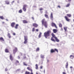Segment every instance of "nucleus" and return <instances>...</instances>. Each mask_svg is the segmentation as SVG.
Returning <instances> with one entry per match:
<instances>
[{"label":"nucleus","mask_w":74,"mask_h":74,"mask_svg":"<svg viewBox=\"0 0 74 74\" xmlns=\"http://www.w3.org/2000/svg\"><path fill=\"white\" fill-rule=\"evenodd\" d=\"M51 33V30H48L44 33V36L46 38H48V37L50 36Z\"/></svg>","instance_id":"obj_1"},{"label":"nucleus","mask_w":74,"mask_h":74,"mask_svg":"<svg viewBox=\"0 0 74 74\" xmlns=\"http://www.w3.org/2000/svg\"><path fill=\"white\" fill-rule=\"evenodd\" d=\"M45 21V19H43L42 20V25L44 24V26L45 27H47V22L44 21Z\"/></svg>","instance_id":"obj_2"},{"label":"nucleus","mask_w":74,"mask_h":74,"mask_svg":"<svg viewBox=\"0 0 74 74\" xmlns=\"http://www.w3.org/2000/svg\"><path fill=\"white\" fill-rule=\"evenodd\" d=\"M24 44H27V40H28V38L27 36H24Z\"/></svg>","instance_id":"obj_3"},{"label":"nucleus","mask_w":74,"mask_h":74,"mask_svg":"<svg viewBox=\"0 0 74 74\" xmlns=\"http://www.w3.org/2000/svg\"><path fill=\"white\" fill-rule=\"evenodd\" d=\"M18 51V49L16 47H15L14 49L13 50V53L14 54H15Z\"/></svg>","instance_id":"obj_4"},{"label":"nucleus","mask_w":74,"mask_h":74,"mask_svg":"<svg viewBox=\"0 0 74 74\" xmlns=\"http://www.w3.org/2000/svg\"><path fill=\"white\" fill-rule=\"evenodd\" d=\"M51 26H52V27H55L56 29L58 28V27H57V26H56V24L53 23H51Z\"/></svg>","instance_id":"obj_5"},{"label":"nucleus","mask_w":74,"mask_h":74,"mask_svg":"<svg viewBox=\"0 0 74 74\" xmlns=\"http://www.w3.org/2000/svg\"><path fill=\"white\" fill-rule=\"evenodd\" d=\"M64 18L65 19L66 21H67L68 22H69L70 21V19L69 18H68V17H67V16H64Z\"/></svg>","instance_id":"obj_6"},{"label":"nucleus","mask_w":74,"mask_h":74,"mask_svg":"<svg viewBox=\"0 0 74 74\" xmlns=\"http://www.w3.org/2000/svg\"><path fill=\"white\" fill-rule=\"evenodd\" d=\"M33 26L35 27H38V25L36 23H34L33 24Z\"/></svg>","instance_id":"obj_7"},{"label":"nucleus","mask_w":74,"mask_h":74,"mask_svg":"<svg viewBox=\"0 0 74 74\" xmlns=\"http://www.w3.org/2000/svg\"><path fill=\"white\" fill-rule=\"evenodd\" d=\"M15 25V23L14 22L12 23L11 24V26H12V27H14Z\"/></svg>","instance_id":"obj_8"},{"label":"nucleus","mask_w":74,"mask_h":74,"mask_svg":"<svg viewBox=\"0 0 74 74\" xmlns=\"http://www.w3.org/2000/svg\"><path fill=\"white\" fill-rule=\"evenodd\" d=\"M23 23H27L28 21L27 20H23Z\"/></svg>","instance_id":"obj_9"},{"label":"nucleus","mask_w":74,"mask_h":74,"mask_svg":"<svg viewBox=\"0 0 74 74\" xmlns=\"http://www.w3.org/2000/svg\"><path fill=\"white\" fill-rule=\"evenodd\" d=\"M27 70H29V71H30L31 72H32L33 71V70L31 68H30L29 67H28L27 68Z\"/></svg>","instance_id":"obj_10"},{"label":"nucleus","mask_w":74,"mask_h":74,"mask_svg":"<svg viewBox=\"0 0 74 74\" xmlns=\"http://www.w3.org/2000/svg\"><path fill=\"white\" fill-rule=\"evenodd\" d=\"M51 35L52 36L51 37H53V38H55L56 37L55 36V35H54V34H53V33H52L51 34Z\"/></svg>","instance_id":"obj_11"},{"label":"nucleus","mask_w":74,"mask_h":74,"mask_svg":"<svg viewBox=\"0 0 74 74\" xmlns=\"http://www.w3.org/2000/svg\"><path fill=\"white\" fill-rule=\"evenodd\" d=\"M18 63H19V62L18 60H16L15 62V64L16 66H17V64H18Z\"/></svg>","instance_id":"obj_12"},{"label":"nucleus","mask_w":74,"mask_h":74,"mask_svg":"<svg viewBox=\"0 0 74 74\" xmlns=\"http://www.w3.org/2000/svg\"><path fill=\"white\" fill-rule=\"evenodd\" d=\"M10 59L12 61V60H13V58H12V55L10 54Z\"/></svg>","instance_id":"obj_13"},{"label":"nucleus","mask_w":74,"mask_h":74,"mask_svg":"<svg viewBox=\"0 0 74 74\" xmlns=\"http://www.w3.org/2000/svg\"><path fill=\"white\" fill-rule=\"evenodd\" d=\"M50 18L51 20H53V14H52V13H51Z\"/></svg>","instance_id":"obj_14"},{"label":"nucleus","mask_w":74,"mask_h":74,"mask_svg":"<svg viewBox=\"0 0 74 74\" xmlns=\"http://www.w3.org/2000/svg\"><path fill=\"white\" fill-rule=\"evenodd\" d=\"M53 33H56L58 32V30H57V29H53Z\"/></svg>","instance_id":"obj_15"},{"label":"nucleus","mask_w":74,"mask_h":74,"mask_svg":"<svg viewBox=\"0 0 74 74\" xmlns=\"http://www.w3.org/2000/svg\"><path fill=\"white\" fill-rule=\"evenodd\" d=\"M0 41H4V39L2 37L0 38Z\"/></svg>","instance_id":"obj_16"},{"label":"nucleus","mask_w":74,"mask_h":74,"mask_svg":"<svg viewBox=\"0 0 74 74\" xmlns=\"http://www.w3.org/2000/svg\"><path fill=\"white\" fill-rule=\"evenodd\" d=\"M5 4H6L9 5L10 4V2L8 1H5Z\"/></svg>","instance_id":"obj_17"},{"label":"nucleus","mask_w":74,"mask_h":74,"mask_svg":"<svg viewBox=\"0 0 74 74\" xmlns=\"http://www.w3.org/2000/svg\"><path fill=\"white\" fill-rule=\"evenodd\" d=\"M54 38L51 37V41H53V42H55V41H56L55 40V39H54V38Z\"/></svg>","instance_id":"obj_18"},{"label":"nucleus","mask_w":74,"mask_h":74,"mask_svg":"<svg viewBox=\"0 0 74 74\" xmlns=\"http://www.w3.org/2000/svg\"><path fill=\"white\" fill-rule=\"evenodd\" d=\"M51 53H53V52H55V51L53 50V49H51L50 51Z\"/></svg>","instance_id":"obj_19"},{"label":"nucleus","mask_w":74,"mask_h":74,"mask_svg":"<svg viewBox=\"0 0 74 74\" xmlns=\"http://www.w3.org/2000/svg\"><path fill=\"white\" fill-rule=\"evenodd\" d=\"M5 52L6 53H8L9 52V51H8V49H5Z\"/></svg>","instance_id":"obj_20"},{"label":"nucleus","mask_w":74,"mask_h":74,"mask_svg":"<svg viewBox=\"0 0 74 74\" xmlns=\"http://www.w3.org/2000/svg\"><path fill=\"white\" fill-rule=\"evenodd\" d=\"M66 15L69 18H70L71 16V15L70 14H66Z\"/></svg>","instance_id":"obj_21"},{"label":"nucleus","mask_w":74,"mask_h":74,"mask_svg":"<svg viewBox=\"0 0 74 74\" xmlns=\"http://www.w3.org/2000/svg\"><path fill=\"white\" fill-rule=\"evenodd\" d=\"M35 66H36V67H35L36 69V70H38V64H36L35 65Z\"/></svg>","instance_id":"obj_22"},{"label":"nucleus","mask_w":74,"mask_h":74,"mask_svg":"<svg viewBox=\"0 0 74 74\" xmlns=\"http://www.w3.org/2000/svg\"><path fill=\"white\" fill-rule=\"evenodd\" d=\"M70 57L71 59H73V58H74V56L73 55H71L70 56Z\"/></svg>","instance_id":"obj_23"},{"label":"nucleus","mask_w":74,"mask_h":74,"mask_svg":"<svg viewBox=\"0 0 74 74\" xmlns=\"http://www.w3.org/2000/svg\"><path fill=\"white\" fill-rule=\"evenodd\" d=\"M45 17H46V18H47V19H48L49 18V17H48V15L47 14H45Z\"/></svg>","instance_id":"obj_24"},{"label":"nucleus","mask_w":74,"mask_h":74,"mask_svg":"<svg viewBox=\"0 0 74 74\" xmlns=\"http://www.w3.org/2000/svg\"><path fill=\"white\" fill-rule=\"evenodd\" d=\"M56 41L57 42H59V40L57 38V37H56V38H55Z\"/></svg>","instance_id":"obj_25"},{"label":"nucleus","mask_w":74,"mask_h":74,"mask_svg":"<svg viewBox=\"0 0 74 74\" xmlns=\"http://www.w3.org/2000/svg\"><path fill=\"white\" fill-rule=\"evenodd\" d=\"M41 34H42V33L41 32H40V34L39 35L38 37L39 38H40L41 36Z\"/></svg>","instance_id":"obj_26"},{"label":"nucleus","mask_w":74,"mask_h":74,"mask_svg":"<svg viewBox=\"0 0 74 74\" xmlns=\"http://www.w3.org/2000/svg\"><path fill=\"white\" fill-rule=\"evenodd\" d=\"M18 26H19V25H18V24H16V25L15 26V28L16 29H18Z\"/></svg>","instance_id":"obj_27"},{"label":"nucleus","mask_w":74,"mask_h":74,"mask_svg":"<svg viewBox=\"0 0 74 74\" xmlns=\"http://www.w3.org/2000/svg\"><path fill=\"white\" fill-rule=\"evenodd\" d=\"M23 10L24 11H25V12H26V8H23Z\"/></svg>","instance_id":"obj_28"},{"label":"nucleus","mask_w":74,"mask_h":74,"mask_svg":"<svg viewBox=\"0 0 74 74\" xmlns=\"http://www.w3.org/2000/svg\"><path fill=\"white\" fill-rule=\"evenodd\" d=\"M8 37L9 38H11V35H10V34L8 33Z\"/></svg>","instance_id":"obj_29"},{"label":"nucleus","mask_w":74,"mask_h":74,"mask_svg":"<svg viewBox=\"0 0 74 74\" xmlns=\"http://www.w3.org/2000/svg\"><path fill=\"white\" fill-rule=\"evenodd\" d=\"M25 74H30V72L26 71L25 73Z\"/></svg>","instance_id":"obj_30"},{"label":"nucleus","mask_w":74,"mask_h":74,"mask_svg":"<svg viewBox=\"0 0 74 74\" xmlns=\"http://www.w3.org/2000/svg\"><path fill=\"white\" fill-rule=\"evenodd\" d=\"M39 50H40V48H39L38 47L37 48L36 50V52H38V51H39Z\"/></svg>","instance_id":"obj_31"},{"label":"nucleus","mask_w":74,"mask_h":74,"mask_svg":"<svg viewBox=\"0 0 74 74\" xmlns=\"http://www.w3.org/2000/svg\"><path fill=\"white\" fill-rule=\"evenodd\" d=\"M70 5V3L67 4L66 5V7H69Z\"/></svg>","instance_id":"obj_32"},{"label":"nucleus","mask_w":74,"mask_h":74,"mask_svg":"<svg viewBox=\"0 0 74 74\" xmlns=\"http://www.w3.org/2000/svg\"><path fill=\"white\" fill-rule=\"evenodd\" d=\"M64 29L65 32H66V31H67V27H64Z\"/></svg>","instance_id":"obj_33"},{"label":"nucleus","mask_w":74,"mask_h":74,"mask_svg":"<svg viewBox=\"0 0 74 74\" xmlns=\"http://www.w3.org/2000/svg\"><path fill=\"white\" fill-rule=\"evenodd\" d=\"M59 27H62V24L60 23L59 24Z\"/></svg>","instance_id":"obj_34"},{"label":"nucleus","mask_w":74,"mask_h":74,"mask_svg":"<svg viewBox=\"0 0 74 74\" xmlns=\"http://www.w3.org/2000/svg\"><path fill=\"white\" fill-rule=\"evenodd\" d=\"M54 51H55H55H56V52H57V53H58V49H55Z\"/></svg>","instance_id":"obj_35"},{"label":"nucleus","mask_w":74,"mask_h":74,"mask_svg":"<svg viewBox=\"0 0 74 74\" xmlns=\"http://www.w3.org/2000/svg\"><path fill=\"white\" fill-rule=\"evenodd\" d=\"M68 62H67L66 63V68H67V67H68Z\"/></svg>","instance_id":"obj_36"},{"label":"nucleus","mask_w":74,"mask_h":74,"mask_svg":"<svg viewBox=\"0 0 74 74\" xmlns=\"http://www.w3.org/2000/svg\"><path fill=\"white\" fill-rule=\"evenodd\" d=\"M0 18L1 19H4V17H3V16H0Z\"/></svg>","instance_id":"obj_37"},{"label":"nucleus","mask_w":74,"mask_h":74,"mask_svg":"<svg viewBox=\"0 0 74 74\" xmlns=\"http://www.w3.org/2000/svg\"><path fill=\"white\" fill-rule=\"evenodd\" d=\"M18 12L19 13H22V10H19Z\"/></svg>","instance_id":"obj_38"},{"label":"nucleus","mask_w":74,"mask_h":74,"mask_svg":"<svg viewBox=\"0 0 74 74\" xmlns=\"http://www.w3.org/2000/svg\"><path fill=\"white\" fill-rule=\"evenodd\" d=\"M23 64L24 66H27V64H26V63L25 62H23Z\"/></svg>","instance_id":"obj_39"},{"label":"nucleus","mask_w":74,"mask_h":74,"mask_svg":"<svg viewBox=\"0 0 74 74\" xmlns=\"http://www.w3.org/2000/svg\"><path fill=\"white\" fill-rule=\"evenodd\" d=\"M27 7V5H24L23 6V8H26Z\"/></svg>","instance_id":"obj_40"},{"label":"nucleus","mask_w":74,"mask_h":74,"mask_svg":"<svg viewBox=\"0 0 74 74\" xmlns=\"http://www.w3.org/2000/svg\"><path fill=\"white\" fill-rule=\"evenodd\" d=\"M44 56L42 55H41V58H44Z\"/></svg>","instance_id":"obj_41"},{"label":"nucleus","mask_w":74,"mask_h":74,"mask_svg":"<svg viewBox=\"0 0 74 74\" xmlns=\"http://www.w3.org/2000/svg\"><path fill=\"white\" fill-rule=\"evenodd\" d=\"M35 30V29H34V28H33L32 30V32H34Z\"/></svg>","instance_id":"obj_42"},{"label":"nucleus","mask_w":74,"mask_h":74,"mask_svg":"<svg viewBox=\"0 0 74 74\" xmlns=\"http://www.w3.org/2000/svg\"><path fill=\"white\" fill-rule=\"evenodd\" d=\"M43 10V9L42 8H40L39 10H40V11H42V10Z\"/></svg>","instance_id":"obj_43"},{"label":"nucleus","mask_w":74,"mask_h":74,"mask_svg":"<svg viewBox=\"0 0 74 74\" xmlns=\"http://www.w3.org/2000/svg\"><path fill=\"white\" fill-rule=\"evenodd\" d=\"M32 18L33 19V20H34V18L33 17H32Z\"/></svg>","instance_id":"obj_44"},{"label":"nucleus","mask_w":74,"mask_h":74,"mask_svg":"<svg viewBox=\"0 0 74 74\" xmlns=\"http://www.w3.org/2000/svg\"><path fill=\"white\" fill-rule=\"evenodd\" d=\"M5 71H8V69H5Z\"/></svg>","instance_id":"obj_45"},{"label":"nucleus","mask_w":74,"mask_h":74,"mask_svg":"<svg viewBox=\"0 0 74 74\" xmlns=\"http://www.w3.org/2000/svg\"><path fill=\"white\" fill-rule=\"evenodd\" d=\"M13 34L14 35V36H15L16 34H15V33H14Z\"/></svg>","instance_id":"obj_46"},{"label":"nucleus","mask_w":74,"mask_h":74,"mask_svg":"<svg viewBox=\"0 0 74 74\" xmlns=\"http://www.w3.org/2000/svg\"><path fill=\"white\" fill-rule=\"evenodd\" d=\"M19 70H20V69H17V71H19Z\"/></svg>","instance_id":"obj_47"},{"label":"nucleus","mask_w":74,"mask_h":74,"mask_svg":"<svg viewBox=\"0 0 74 74\" xmlns=\"http://www.w3.org/2000/svg\"><path fill=\"white\" fill-rule=\"evenodd\" d=\"M40 69H42V66H41L40 67Z\"/></svg>","instance_id":"obj_48"},{"label":"nucleus","mask_w":74,"mask_h":74,"mask_svg":"<svg viewBox=\"0 0 74 74\" xmlns=\"http://www.w3.org/2000/svg\"><path fill=\"white\" fill-rule=\"evenodd\" d=\"M36 32H38V29H36Z\"/></svg>","instance_id":"obj_49"},{"label":"nucleus","mask_w":74,"mask_h":74,"mask_svg":"<svg viewBox=\"0 0 74 74\" xmlns=\"http://www.w3.org/2000/svg\"><path fill=\"white\" fill-rule=\"evenodd\" d=\"M62 74H66V73H65V72H63V73H62Z\"/></svg>","instance_id":"obj_50"},{"label":"nucleus","mask_w":74,"mask_h":74,"mask_svg":"<svg viewBox=\"0 0 74 74\" xmlns=\"http://www.w3.org/2000/svg\"><path fill=\"white\" fill-rule=\"evenodd\" d=\"M30 74H33V71L31 72V73Z\"/></svg>","instance_id":"obj_51"},{"label":"nucleus","mask_w":74,"mask_h":74,"mask_svg":"<svg viewBox=\"0 0 74 74\" xmlns=\"http://www.w3.org/2000/svg\"><path fill=\"white\" fill-rule=\"evenodd\" d=\"M58 7L59 8H60V5H59L58 6Z\"/></svg>","instance_id":"obj_52"},{"label":"nucleus","mask_w":74,"mask_h":74,"mask_svg":"<svg viewBox=\"0 0 74 74\" xmlns=\"http://www.w3.org/2000/svg\"><path fill=\"white\" fill-rule=\"evenodd\" d=\"M18 59H20V57H19V56H18Z\"/></svg>","instance_id":"obj_53"},{"label":"nucleus","mask_w":74,"mask_h":74,"mask_svg":"<svg viewBox=\"0 0 74 74\" xmlns=\"http://www.w3.org/2000/svg\"><path fill=\"white\" fill-rule=\"evenodd\" d=\"M38 56H36V58H38Z\"/></svg>","instance_id":"obj_54"},{"label":"nucleus","mask_w":74,"mask_h":74,"mask_svg":"<svg viewBox=\"0 0 74 74\" xmlns=\"http://www.w3.org/2000/svg\"><path fill=\"white\" fill-rule=\"evenodd\" d=\"M23 58L24 59H26V56H25Z\"/></svg>","instance_id":"obj_55"},{"label":"nucleus","mask_w":74,"mask_h":74,"mask_svg":"<svg viewBox=\"0 0 74 74\" xmlns=\"http://www.w3.org/2000/svg\"><path fill=\"white\" fill-rule=\"evenodd\" d=\"M70 69H72L73 68V66H70Z\"/></svg>","instance_id":"obj_56"},{"label":"nucleus","mask_w":74,"mask_h":74,"mask_svg":"<svg viewBox=\"0 0 74 74\" xmlns=\"http://www.w3.org/2000/svg\"><path fill=\"white\" fill-rule=\"evenodd\" d=\"M71 1V0H68V1L69 2Z\"/></svg>","instance_id":"obj_57"},{"label":"nucleus","mask_w":74,"mask_h":74,"mask_svg":"<svg viewBox=\"0 0 74 74\" xmlns=\"http://www.w3.org/2000/svg\"><path fill=\"white\" fill-rule=\"evenodd\" d=\"M14 1H12V3H14Z\"/></svg>","instance_id":"obj_58"},{"label":"nucleus","mask_w":74,"mask_h":74,"mask_svg":"<svg viewBox=\"0 0 74 74\" xmlns=\"http://www.w3.org/2000/svg\"><path fill=\"white\" fill-rule=\"evenodd\" d=\"M44 73H45V70H44Z\"/></svg>","instance_id":"obj_59"},{"label":"nucleus","mask_w":74,"mask_h":74,"mask_svg":"<svg viewBox=\"0 0 74 74\" xmlns=\"http://www.w3.org/2000/svg\"><path fill=\"white\" fill-rule=\"evenodd\" d=\"M73 17H74V14L73 15Z\"/></svg>","instance_id":"obj_60"},{"label":"nucleus","mask_w":74,"mask_h":74,"mask_svg":"<svg viewBox=\"0 0 74 74\" xmlns=\"http://www.w3.org/2000/svg\"><path fill=\"white\" fill-rule=\"evenodd\" d=\"M73 21H74V19H73Z\"/></svg>","instance_id":"obj_61"},{"label":"nucleus","mask_w":74,"mask_h":74,"mask_svg":"<svg viewBox=\"0 0 74 74\" xmlns=\"http://www.w3.org/2000/svg\"><path fill=\"white\" fill-rule=\"evenodd\" d=\"M3 23H4V22H3Z\"/></svg>","instance_id":"obj_62"}]
</instances>
